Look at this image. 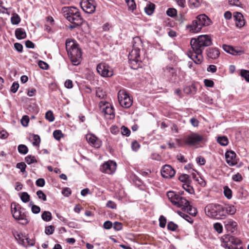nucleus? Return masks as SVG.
<instances>
[{"label":"nucleus","mask_w":249,"mask_h":249,"mask_svg":"<svg viewBox=\"0 0 249 249\" xmlns=\"http://www.w3.org/2000/svg\"><path fill=\"white\" fill-rule=\"evenodd\" d=\"M222 215L223 218H224L227 214H234L236 211L235 207L232 205L230 204H225L224 206L222 205Z\"/></svg>","instance_id":"f3484780"},{"label":"nucleus","mask_w":249,"mask_h":249,"mask_svg":"<svg viewBox=\"0 0 249 249\" xmlns=\"http://www.w3.org/2000/svg\"><path fill=\"white\" fill-rule=\"evenodd\" d=\"M40 142V139L38 135H33V144L34 146H38Z\"/></svg>","instance_id":"09e8293b"},{"label":"nucleus","mask_w":249,"mask_h":249,"mask_svg":"<svg viewBox=\"0 0 249 249\" xmlns=\"http://www.w3.org/2000/svg\"><path fill=\"white\" fill-rule=\"evenodd\" d=\"M236 226V223L232 220L227 221V223L225 225L227 230L231 232H233L234 231Z\"/></svg>","instance_id":"bb28decb"},{"label":"nucleus","mask_w":249,"mask_h":249,"mask_svg":"<svg viewBox=\"0 0 249 249\" xmlns=\"http://www.w3.org/2000/svg\"><path fill=\"white\" fill-rule=\"evenodd\" d=\"M65 44L68 54L72 64L79 65L82 59V52L77 43L74 40L67 39Z\"/></svg>","instance_id":"f03ea898"},{"label":"nucleus","mask_w":249,"mask_h":249,"mask_svg":"<svg viewBox=\"0 0 249 249\" xmlns=\"http://www.w3.org/2000/svg\"><path fill=\"white\" fill-rule=\"evenodd\" d=\"M53 136L55 139L59 140L63 136V134L60 130H56L53 131Z\"/></svg>","instance_id":"58836bf2"},{"label":"nucleus","mask_w":249,"mask_h":249,"mask_svg":"<svg viewBox=\"0 0 249 249\" xmlns=\"http://www.w3.org/2000/svg\"><path fill=\"white\" fill-rule=\"evenodd\" d=\"M25 161L28 164H31L33 163L37 162L35 156L32 155H28L25 158Z\"/></svg>","instance_id":"e433bc0d"},{"label":"nucleus","mask_w":249,"mask_h":249,"mask_svg":"<svg viewBox=\"0 0 249 249\" xmlns=\"http://www.w3.org/2000/svg\"><path fill=\"white\" fill-rule=\"evenodd\" d=\"M140 50H132V51L129 53L128 55V59L129 61H132L133 63L136 62L137 64L139 63L140 64L142 62L140 58Z\"/></svg>","instance_id":"6ab92c4d"},{"label":"nucleus","mask_w":249,"mask_h":249,"mask_svg":"<svg viewBox=\"0 0 249 249\" xmlns=\"http://www.w3.org/2000/svg\"><path fill=\"white\" fill-rule=\"evenodd\" d=\"M21 21V18L18 15L17 13H13L11 18V23L13 25H17Z\"/></svg>","instance_id":"7c9ffc66"},{"label":"nucleus","mask_w":249,"mask_h":249,"mask_svg":"<svg viewBox=\"0 0 249 249\" xmlns=\"http://www.w3.org/2000/svg\"><path fill=\"white\" fill-rule=\"evenodd\" d=\"M240 75L245 78L246 81L249 82V71L246 70H241L240 71Z\"/></svg>","instance_id":"4c0bfd02"},{"label":"nucleus","mask_w":249,"mask_h":249,"mask_svg":"<svg viewBox=\"0 0 249 249\" xmlns=\"http://www.w3.org/2000/svg\"><path fill=\"white\" fill-rule=\"evenodd\" d=\"M202 0H189V2L191 8H197L198 7L201 2Z\"/></svg>","instance_id":"72a5a7b5"},{"label":"nucleus","mask_w":249,"mask_h":249,"mask_svg":"<svg viewBox=\"0 0 249 249\" xmlns=\"http://www.w3.org/2000/svg\"><path fill=\"white\" fill-rule=\"evenodd\" d=\"M221 240V246L226 249H231L232 245L240 246L242 244L240 239L230 234L224 235Z\"/></svg>","instance_id":"423d86ee"},{"label":"nucleus","mask_w":249,"mask_h":249,"mask_svg":"<svg viewBox=\"0 0 249 249\" xmlns=\"http://www.w3.org/2000/svg\"><path fill=\"white\" fill-rule=\"evenodd\" d=\"M61 193L65 196L68 197L71 194V191L70 188H64Z\"/></svg>","instance_id":"bf43d9fd"},{"label":"nucleus","mask_w":249,"mask_h":249,"mask_svg":"<svg viewBox=\"0 0 249 249\" xmlns=\"http://www.w3.org/2000/svg\"><path fill=\"white\" fill-rule=\"evenodd\" d=\"M18 151L21 154H26L28 152V147L24 144H19L18 147Z\"/></svg>","instance_id":"f704fd0d"},{"label":"nucleus","mask_w":249,"mask_h":249,"mask_svg":"<svg viewBox=\"0 0 249 249\" xmlns=\"http://www.w3.org/2000/svg\"><path fill=\"white\" fill-rule=\"evenodd\" d=\"M105 107L102 108V113L105 117L108 119H112L115 117L113 107L109 104H105Z\"/></svg>","instance_id":"2eb2a0df"},{"label":"nucleus","mask_w":249,"mask_h":249,"mask_svg":"<svg viewBox=\"0 0 249 249\" xmlns=\"http://www.w3.org/2000/svg\"><path fill=\"white\" fill-rule=\"evenodd\" d=\"M32 212L35 214L38 213L40 211V208L39 206L36 205H33L32 206Z\"/></svg>","instance_id":"e2e57ef3"},{"label":"nucleus","mask_w":249,"mask_h":249,"mask_svg":"<svg viewBox=\"0 0 249 249\" xmlns=\"http://www.w3.org/2000/svg\"><path fill=\"white\" fill-rule=\"evenodd\" d=\"M19 88V84L17 82H14L11 87V91L13 93H16Z\"/></svg>","instance_id":"052dcab7"},{"label":"nucleus","mask_w":249,"mask_h":249,"mask_svg":"<svg viewBox=\"0 0 249 249\" xmlns=\"http://www.w3.org/2000/svg\"><path fill=\"white\" fill-rule=\"evenodd\" d=\"M178 228V225L174 223L173 222L170 221L167 224L168 230L171 231H175Z\"/></svg>","instance_id":"a19ab883"},{"label":"nucleus","mask_w":249,"mask_h":249,"mask_svg":"<svg viewBox=\"0 0 249 249\" xmlns=\"http://www.w3.org/2000/svg\"><path fill=\"white\" fill-rule=\"evenodd\" d=\"M121 133L123 135L129 136L130 134V130L126 127L122 126L121 127Z\"/></svg>","instance_id":"de8ad7c7"},{"label":"nucleus","mask_w":249,"mask_h":249,"mask_svg":"<svg viewBox=\"0 0 249 249\" xmlns=\"http://www.w3.org/2000/svg\"><path fill=\"white\" fill-rule=\"evenodd\" d=\"M64 16L66 18H68V17H71L73 15L80 12L79 10L75 7H64L63 9Z\"/></svg>","instance_id":"5701e85b"},{"label":"nucleus","mask_w":249,"mask_h":249,"mask_svg":"<svg viewBox=\"0 0 249 249\" xmlns=\"http://www.w3.org/2000/svg\"><path fill=\"white\" fill-rule=\"evenodd\" d=\"M39 67L43 70H47L49 67L48 64L44 61H39L38 62Z\"/></svg>","instance_id":"338daca9"},{"label":"nucleus","mask_w":249,"mask_h":249,"mask_svg":"<svg viewBox=\"0 0 249 249\" xmlns=\"http://www.w3.org/2000/svg\"><path fill=\"white\" fill-rule=\"evenodd\" d=\"M205 141L206 139L203 136L192 132L185 137L184 142L189 146H195L199 144L200 142Z\"/></svg>","instance_id":"0eeeda50"},{"label":"nucleus","mask_w":249,"mask_h":249,"mask_svg":"<svg viewBox=\"0 0 249 249\" xmlns=\"http://www.w3.org/2000/svg\"><path fill=\"white\" fill-rule=\"evenodd\" d=\"M166 224V219L163 215H161L159 218V226L160 228H164Z\"/></svg>","instance_id":"37998d69"},{"label":"nucleus","mask_w":249,"mask_h":249,"mask_svg":"<svg viewBox=\"0 0 249 249\" xmlns=\"http://www.w3.org/2000/svg\"><path fill=\"white\" fill-rule=\"evenodd\" d=\"M176 173L175 170L169 165H164L161 170V175L164 178H172Z\"/></svg>","instance_id":"ddd939ff"},{"label":"nucleus","mask_w":249,"mask_h":249,"mask_svg":"<svg viewBox=\"0 0 249 249\" xmlns=\"http://www.w3.org/2000/svg\"><path fill=\"white\" fill-rule=\"evenodd\" d=\"M235 158L236 154L233 151H227L225 153L226 161L230 166H233L237 164Z\"/></svg>","instance_id":"dca6fc26"},{"label":"nucleus","mask_w":249,"mask_h":249,"mask_svg":"<svg viewBox=\"0 0 249 249\" xmlns=\"http://www.w3.org/2000/svg\"><path fill=\"white\" fill-rule=\"evenodd\" d=\"M178 179L182 182L185 184L182 187H184V185H186L187 187H190V184L191 182V179L190 176L187 174H182L179 176Z\"/></svg>","instance_id":"393cba45"},{"label":"nucleus","mask_w":249,"mask_h":249,"mask_svg":"<svg viewBox=\"0 0 249 249\" xmlns=\"http://www.w3.org/2000/svg\"><path fill=\"white\" fill-rule=\"evenodd\" d=\"M113 226L112 223L110 221H106L104 222L103 227L105 229L109 230Z\"/></svg>","instance_id":"680f3d73"},{"label":"nucleus","mask_w":249,"mask_h":249,"mask_svg":"<svg viewBox=\"0 0 249 249\" xmlns=\"http://www.w3.org/2000/svg\"><path fill=\"white\" fill-rule=\"evenodd\" d=\"M211 23V19L205 14L198 15L196 19L193 21L192 24L188 26L190 30L193 33H197L202 29V27L208 26Z\"/></svg>","instance_id":"20e7f679"},{"label":"nucleus","mask_w":249,"mask_h":249,"mask_svg":"<svg viewBox=\"0 0 249 249\" xmlns=\"http://www.w3.org/2000/svg\"><path fill=\"white\" fill-rule=\"evenodd\" d=\"M45 118L49 122H53L54 120V117L53 115V112L51 110L48 111L45 114Z\"/></svg>","instance_id":"79ce46f5"},{"label":"nucleus","mask_w":249,"mask_h":249,"mask_svg":"<svg viewBox=\"0 0 249 249\" xmlns=\"http://www.w3.org/2000/svg\"><path fill=\"white\" fill-rule=\"evenodd\" d=\"M155 7L154 4L150 3L144 8V11L148 15H151L153 13Z\"/></svg>","instance_id":"c756f323"},{"label":"nucleus","mask_w":249,"mask_h":249,"mask_svg":"<svg viewBox=\"0 0 249 249\" xmlns=\"http://www.w3.org/2000/svg\"><path fill=\"white\" fill-rule=\"evenodd\" d=\"M186 211L190 214L192 215H196L197 213L196 209L195 208H193L190 204L184 210Z\"/></svg>","instance_id":"c9c22d12"},{"label":"nucleus","mask_w":249,"mask_h":249,"mask_svg":"<svg viewBox=\"0 0 249 249\" xmlns=\"http://www.w3.org/2000/svg\"><path fill=\"white\" fill-rule=\"evenodd\" d=\"M66 19L72 24H75L77 25H81L84 21L80 12L77 13V14L71 17H68V18Z\"/></svg>","instance_id":"a211bd4d"},{"label":"nucleus","mask_w":249,"mask_h":249,"mask_svg":"<svg viewBox=\"0 0 249 249\" xmlns=\"http://www.w3.org/2000/svg\"><path fill=\"white\" fill-rule=\"evenodd\" d=\"M96 95L100 98H104L106 96L105 92H103L100 88H98L96 91Z\"/></svg>","instance_id":"6e6d98bb"},{"label":"nucleus","mask_w":249,"mask_h":249,"mask_svg":"<svg viewBox=\"0 0 249 249\" xmlns=\"http://www.w3.org/2000/svg\"><path fill=\"white\" fill-rule=\"evenodd\" d=\"M15 36L17 39H22L26 37V33L22 28H17L15 31Z\"/></svg>","instance_id":"a878e982"},{"label":"nucleus","mask_w":249,"mask_h":249,"mask_svg":"<svg viewBox=\"0 0 249 249\" xmlns=\"http://www.w3.org/2000/svg\"><path fill=\"white\" fill-rule=\"evenodd\" d=\"M233 18L235 22V24L237 27L241 28L245 24V21L243 16L240 13L236 12L234 13Z\"/></svg>","instance_id":"412c9836"},{"label":"nucleus","mask_w":249,"mask_h":249,"mask_svg":"<svg viewBox=\"0 0 249 249\" xmlns=\"http://www.w3.org/2000/svg\"><path fill=\"white\" fill-rule=\"evenodd\" d=\"M118 99L120 105L124 108H128L132 104V100L124 89L120 90L118 92Z\"/></svg>","instance_id":"6e6552de"},{"label":"nucleus","mask_w":249,"mask_h":249,"mask_svg":"<svg viewBox=\"0 0 249 249\" xmlns=\"http://www.w3.org/2000/svg\"><path fill=\"white\" fill-rule=\"evenodd\" d=\"M213 228L214 230L218 232L221 233L223 230V227L221 224L219 223H216L213 225Z\"/></svg>","instance_id":"864d4df0"},{"label":"nucleus","mask_w":249,"mask_h":249,"mask_svg":"<svg viewBox=\"0 0 249 249\" xmlns=\"http://www.w3.org/2000/svg\"><path fill=\"white\" fill-rule=\"evenodd\" d=\"M177 13V10L175 8H169L166 11L167 15L171 17H175L176 16Z\"/></svg>","instance_id":"49530a36"},{"label":"nucleus","mask_w":249,"mask_h":249,"mask_svg":"<svg viewBox=\"0 0 249 249\" xmlns=\"http://www.w3.org/2000/svg\"><path fill=\"white\" fill-rule=\"evenodd\" d=\"M106 207L112 209H116L117 208V205L114 202L109 200L106 204Z\"/></svg>","instance_id":"5fc2aeb1"},{"label":"nucleus","mask_w":249,"mask_h":249,"mask_svg":"<svg viewBox=\"0 0 249 249\" xmlns=\"http://www.w3.org/2000/svg\"><path fill=\"white\" fill-rule=\"evenodd\" d=\"M11 209L13 216L15 219L18 220L19 224L23 225L28 224V221L25 210L19 204L16 202L12 203Z\"/></svg>","instance_id":"7ed1b4c3"},{"label":"nucleus","mask_w":249,"mask_h":249,"mask_svg":"<svg viewBox=\"0 0 249 249\" xmlns=\"http://www.w3.org/2000/svg\"><path fill=\"white\" fill-rule=\"evenodd\" d=\"M36 195L37 196L39 199H42L43 201H46L47 200L46 196L41 190H39V191H37Z\"/></svg>","instance_id":"3c124183"},{"label":"nucleus","mask_w":249,"mask_h":249,"mask_svg":"<svg viewBox=\"0 0 249 249\" xmlns=\"http://www.w3.org/2000/svg\"><path fill=\"white\" fill-rule=\"evenodd\" d=\"M205 212L207 216L215 219H223L222 205L211 203L207 205L205 208Z\"/></svg>","instance_id":"39448f33"},{"label":"nucleus","mask_w":249,"mask_h":249,"mask_svg":"<svg viewBox=\"0 0 249 249\" xmlns=\"http://www.w3.org/2000/svg\"><path fill=\"white\" fill-rule=\"evenodd\" d=\"M86 139L89 143L95 148H99L102 145L101 141L93 134H87Z\"/></svg>","instance_id":"4468645a"},{"label":"nucleus","mask_w":249,"mask_h":249,"mask_svg":"<svg viewBox=\"0 0 249 249\" xmlns=\"http://www.w3.org/2000/svg\"><path fill=\"white\" fill-rule=\"evenodd\" d=\"M80 6L85 12L88 14L94 13L96 8L94 2L89 0H82L80 2Z\"/></svg>","instance_id":"f8f14e48"},{"label":"nucleus","mask_w":249,"mask_h":249,"mask_svg":"<svg viewBox=\"0 0 249 249\" xmlns=\"http://www.w3.org/2000/svg\"><path fill=\"white\" fill-rule=\"evenodd\" d=\"M189 204V202L180 195L176 199V202H174V205L178 208H181L183 210H184Z\"/></svg>","instance_id":"4be33fe9"},{"label":"nucleus","mask_w":249,"mask_h":249,"mask_svg":"<svg viewBox=\"0 0 249 249\" xmlns=\"http://www.w3.org/2000/svg\"><path fill=\"white\" fill-rule=\"evenodd\" d=\"M207 56L209 59H217L220 55V52L217 48H209L206 50Z\"/></svg>","instance_id":"aec40b11"},{"label":"nucleus","mask_w":249,"mask_h":249,"mask_svg":"<svg viewBox=\"0 0 249 249\" xmlns=\"http://www.w3.org/2000/svg\"><path fill=\"white\" fill-rule=\"evenodd\" d=\"M98 73L102 77H111L113 75L112 68L105 63H101L97 66Z\"/></svg>","instance_id":"1a4fd4ad"},{"label":"nucleus","mask_w":249,"mask_h":249,"mask_svg":"<svg viewBox=\"0 0 249 249\" xmlns=\"http://www.w3.org/2000/svg\"><path fill=\"white\" fill-rule=\"evenodd\" d=\"M222 48L225 52L232 55L241 54L243 53L242 51L236 50L232 46L226 44L223 45Z\"/></svg>","instance_id":"b1692460"},{"label":"nucleus","mask_w":249,"mask_h":249,"mask_svg":"<svg viewBox=\"0 0 249 249\" xmlns=\"http://www.w3.org/2000/svg\"><path fill=\"white\" fill-rule=\"evenodd\" d=\"M177 159L179 162L182 163H186L187 162V160L185 159L184 156L181 154L177 155Z\"/></svg>","instance_id":"0e129e2a"},{"label":"nucleus","mask_w":249,"mask_h":249,"mask_svg":"<svg viewBox=\"0 0 249 249\" xmlns=\"http://www.w3.org/2000/svg\"><path fill=\"white\" fill-rule=\"evenodd\" d=\"M179 195L174 191H169L167 193V197L173 205H174V202H176V199Z\"/></svg>","instance_id":"cd10ccee"},{"label":"nucleus","mask_w":249,"mask_h":249,"mask_svg":"<svg viewBox=\"0 0 249 249\" xmlns=\"http://www.w3.org/2000/svg\"><path fill=\"white\" fill-rule=\"evenodd\" d=\"M41 218L45 221H50L52 218V214L49 211H44L41 214Z\"/></svg>","instance_id":"2f4dec72"},{"label":"nucleus","mask_w":249,"mask_h":249,"mask_svg":"<svg viewBox=\"0 0 249 249\" xmlns=\"http://www.w3.org/2000/svg\"><path fill=\"white\" fill-rule=\"evenodd\" d=\"M113 229L117 231H119L122 229V224L119 222H115L113 224Z\"/></svg>","instance_id":"13d9d810"},{"label":"nucleus","mask_w":249,"mask_h":249,"mask_svg":"<svg viewBox=\"0 0 249 249\" xmlns=\"http://www.w3.org/2000/svg\"><path fill=\"white\" fill-rule=\"evenodd\" d=\"M204 83L205 86L207 87H213L214 85L213 81L209 79H205Z\"/></svg>","instance_id":"774afa93"},{"label":"nucleus","mask_w":249,"mask_h":249,"mask_svg":"<svg viewBox=\"0 0 249 249\" xmlns=\"http://www.w3.org/2000/svg\"><path fill=\"white\" fill-rule=\"evenodd\" d=\"M192 51H189L188 56L197 64L203 60L202 52L204 48L213 44L211 36L207 35L199 36L197 38H192L190 41Z\"/></svg>","instance_id":"f257e3e1"},{"label":"nucleus","mask_w":249,"mask_h":249,"mask_svg":"<svg viewBox=\"0 0 249 249\" xmlns=\"http://www.w3.org/2000/svg\"><path fill=\"white\" fill-rule=\"evenodd\" d=\"M196 160L197 163L201 165H204L206 162V160L205 159L201 156L197 157L196 159Z\"/></svg>","instance_id":"69168bd1"},{"label":"nucleus","mask_w":249,"mask_h":249,"mask_svg":"<svg viewBox=\"0 0 249 249\" xmlns=\"http://www.w3.org/2000/svg\"><path fill=\"white\" fill-rule=\"evenodd\" d=\"M16 167L17 168L20 169L21 172L23 173L25 171L26 165L24 162H21L17 163Z\"/></svg>","instance_id":"603ef678"},{"label":"nucleus","mask_w":249,"mask_h":249,"mask_svg":"<svg viewBox=\"0 0 249 249\" xmlns=\"http://www.w3.org/2000/svg\"><path fill=\"white\" fill-rule=\"evenodd\" d=\"M54 228L53 226L50 225L45 228V232L47 235H50L53 233Z\"/></svg>","instance_id":"8fccbe9b"},{"label":"nucleus","mask_w":249,"mask_h":249,"mask_svg":"<svg viewBox=\"0 0 249 249\" xmlns=\"http://www.w3.org/2000/svg\"><path fill=\"white\" fill-rule=\"evenodd\" d=\"M224 194L228 199H231L232 197V191L229 188H224Z\"/></svg>","instance_id":"a18cd8bd"},{"label":"nucleus","mask_w":249,"mask_h":249,"mask_svg":"<svg viewBox=\"0 0 249 249\" xmlns=\"http://www.w3.org/2000/svg\"><path fill=\"white\" fill-rule=\"evenodd\" d=\"M163 74L167 80L170 82L174 83L177 80V70L173 67L166 66L163 68Z\"/></svg>","instance_id":"9d476101"},{"label":"nucleus","mask_w":249,"mask_h":249,"mask_svg":"<svg viewBox=\"0 0 249 249\" xmlns=\"http://www.w3.org/2000/svg\"><path fill=\"white\" fill-rule=\"evenodd\" d=\"M217 142L222 146H226L229 143V141L227 137L222 136L217 138Z\"/></svg>","instance_id":"473e14b6"},{"label":"nucleus","mask_w":249,"mask_h":249,"mask_svg":"<svg viewBox=\"0 0 249 249\" xmlns=\"http://www.w3.org/2000/svg\"><path fill=\"white\" fill-rule=\"evenodd\" d=\"M20 198L24 203H27L30 200V196L27 193L23 192L21 193Z\"/></svg>","instance_id":"ea45409f"},{"label":"nucleus","mask_w":249,"mask_h":249,"mask_svg":"<svg viewBox=\"0 0 249 249\" xmlns=\"http://www.w3.org/2000/svg\"><path fill=\"white\" fill-rule=\"evenodd\" d=\"M127 4L128 8L133 11L136 8V4L134 0H125Z\"/></svg>","instance_id":"c03bdc74"},{"label":"nucleus","mask_w":249,"mask_h":249,"mask_svg":"<svg viewBox=\"0 0 249 249\" xmlns=\"http://www.w3.org/2000/svg\"><path fill=\"white\" fill-rule=\"evenodd\" d=\"M29 121V117L28 116H23L21 120V123L24 126H27L28 125Z\"/></svg>","instance_id":"4d7b16f0"},{"label":"nucleus","mask_w":249,"mask_h":249,"mask_svg":"<svg viewBox=\"0 0 249 249\" xmlns=\"http://www.w3.org/2000/svg\"><path fill=\"white\" fill-rule=\"evenodd\" d=\"M117 164L112 160H108L103 164L100 168V170L105 173L111 175L116 170Z\"/></svg>","instance_id":"9b49d317"},{"label":"nucleus","mask_w":249,"mask_h":249,"mask_svg":"<svg viewBox=\"0 0 249 249\" xmlns=\"http://www.w3.org/2000/svg\"><path fill=\"white\" fill-rule=\"evenodd\" d=\"M142 42L141 39L138 37H135L133 39V49L138 50L140 51L141 47H142Z\"/></svg>","instance_id":"c85d7f7f"}]
</instances>
